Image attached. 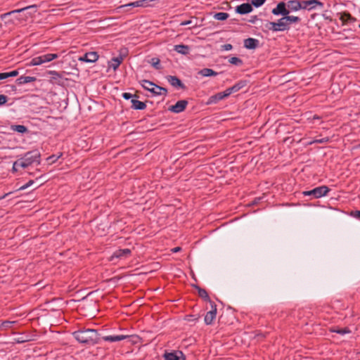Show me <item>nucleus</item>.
<instances>
[{"label": "nucleus", "instance_id": "nucleus-1", "mask_svg": "<svg viewBox=\"0 0 360 360\" xmlns=\"http://www.w3.org/2000/svg\"><path fill=\"white\" fill-rule=\"evenodd\" d=\"M73 337L80 343L95 345L98 342V332L94 329H80L72 333Z\"/></svg>", "mask_w": 360, "mask_h": 360}, {"label": "nucleus", "instance_id": "nucleus-2", "mask_svg": "<svg viewBox=\"0 0 360 360\" xmlns=\"http://www.w3.org/2000/svg\"><path fill=\"white\" fill-rule=\"evenodd\" d=\"M40 163V153L38 150H32L25 154L24 157L15 161V165H20V167L26 168L32 164Z\"/></svg>", "mask_w": 360, "mask_h": 360}, {"label": "nucleus", "instance_id": "nucleus-3", "mask_svg": "<svg viewBox=\"0 0 360 360\" xmlns=\"http://www.w3.org/2000/svg\"><path fill=\"white\" fill-rule=\"evenodd\" d=\"M140 82L144 89L155 96H166L167 94V90L165 88L159 86L149 80L143 79Z\"/></svg>", "mask_w": 360, "mask_h": 360}, {"label": "nucleus", "instance_id": "nucleus-4", "mask_svg": "<svg viewBox=\"0 0 360 360\" xmlns=\"http://www.w3.org/2000/svg\"><path fill=\"white\" fill-rule=\"evenodd\" d=\"M330 188L326 186H321L314 188L310 191H305L302 192L304 196H310L311 199L320 198L327 195Z\"/></svg>", "mask_w": 360, "mask_h": 360}, {"label": "nucleus", "instance_id": "nucleus-5", "mask_svg": "<svg viewBox=\"0 0 360 360\" xmlns=\"http://www.w3.org/2000/svg\"><path fill=\"white\" fill-rule=\"evenodd\" d=\"M35 6H27L22 8L13 10L12 11L4 13L1 15V18L3 20H5L6 22H14L15 20H18L19 18L18 17V13L25 11V10H27L31 8H34Z\"/></svg>", "mask_w": 360, "mask_h": 360}, {"label": "nucleus", "instance_id": "nucleus-6", "mask_svg": "<svg viewBox=\"0 0 360 360\" xmlns=\"http://www.w3.org/2000/svg\"><path fill=\"white\" fill-rule=\"evenodd\" d=\"M301 1L302 9L311 11L317 7H323V3L319 0H302Z\"/></svg>", "mask_w": 360, "mask_h": 360}, {"label": "nucleus", "instance_id": "nucleus-7", "mask_svg": "<svg viewBox=\"0 0 360 360\" xmlns=\"http://www.w3.org/2000/svg\"><path fill=\"white\" fill-rule=\"evenodd\" d=\"M211 309L207 312L205 316V323L207 325H210L212 323L213 321L216 318L217 315V306L213 302H210Z\"/></svg>", "mask_w": 360, "mask_h": 360}, {"label": "nucleus", "instance_id": "nucleus-8", "mask_svg": "<svg viewBox=\"0 0 360 360\" xmlns=\"http://www.w3.org/2000/svg\"><path fill=\"white\" fill-rule=\"evenodd\" d=\"M272 13L275 15H282L283 16L289 14V10L287 8V3L281 1L276 8L272 10Z\"/></svg>", "mask_w": 360, "mask_h": 360}, {"label": "nucleus", "instance_id": "nucleus-9", "mask_svg": "<svg viewBox=\"0 0 360 360\" xmlns=\"http://www.w3.org/2000/svg\"><path fill=\"white\" fill-rule=\"evenodd\" d=\"M164 360H182L184 357L183 352L179 350L171 352H165L162 356Z\"/></svg>", "mask_w": 360, "mask_h": 360}, {"label": "nucleus", "instance_id": "nucleus-10", "mask_svg": "<svg viewBox=\"0 0 360 360\" xmlns=\"http://www.w3.org/2000/svg\"><path fill=\"white\" fill-rule=\"evenodd\" d=\"M187 105V101L180 100L177 101L175 105L170 106L169 110L174 113H179L185 110Z\"/></svg>", "mask_w": 360, "mask_h": 360}, {"label": "nucleus", "instance_id": "nucleus-11", "mask_svg": "<svg viewBox=\"0 0 360 360\" xmlns=\"http://www.w3.org/2000/svg\"><path fill=\"white\" fill-rule=\"evenodd\" d=\"M98 59V55L97 52L92 51L86 53L82 56L79 58V61H83L86 63H94Z\"/></svg>", "mask_w": 360, "mask_h": 360}, {"label": "nucleus", "instance_id": "nucleus-12", "mask_svg": "<svg viewBox=\"0 0 360 360\" xmlns=\"http://www.w3.org/2000/svg\"><path fill=\"white\" fill-rule=\"evenodd\" d=\"M153 0H139L134 2H131L124 5H122L119 7V8H122L125 7H146L148 6V3L152 1Z\"/></svg>", "mask_w": 360, "mask_h": 360}, {"label": "nucleus", "instance_id": "nucleus-13", "mask_svg": "<svg viewBox=\"0 0 360 360\" xmlns=\"http://www.w3.org/2000/svg\"><path fill=\"white\" fill-rule=\"evenodd\" d=\"M252 4L249 3H244L236 7V12L237 13L244 15L252 12Z\"/></svg>", "mask_w": 360, "mask_h": 360}, {"label": "nucleus", "instance_id": "nucleus-14", "mask_svg": "<svg viewBox=\"0 0 360 360\" xmlns=\"http://www.w3.org/2000/svg\"><path fill=\"white\" fill-rule=\"evenodd\" d=\"M288 10L290 11H297L302 8V1L300 0H290L287 2Z\"/></svg>", "mask_w": 360, "mask_h": 360}, {"label": "nucleus", "instance_id": "nucleus-15", "mask_svg": "<svg viewBox=\"0 0 360 360\" xmlns=\"http://www.w3.org/2000/svg\"><path fill=\"white\" fill-rule=\"evenodd\" d=\"M259 45V40L254 38H248L244 40V47L248 49H255Z\"/></svg>", "mask_w": 360, "mask_h": 360}, {"label": "nucleus", "instance_id": "nucleus-16", "mask_svg": "<svg viewBox=\"0 0 360 360\" xmlns=\"http://www.w3.org/2000/svg\"><path fill=\"white\" fill-rule=\"evenodd\" d=\"M340 20H342V25H346L347 23H352L356 21V19L351 15L350 13L344 12L340 13Z\"/></svg>", "mask_w": 360, "mask_h": 360}, {"label": "nucleus", "instance_id": "nucleus-17", "mask_svg": "<svg viewBox=\"0 0 360 360\" xmlns=\"http://www.w3.org/2000/svg\"><path fill=\"white\" fill-rule=\"evenodd\" d=\"M131 254V250L128 248H126V249H120V250H116L113 255H112L111 257V260H112V259L114 257H116V258H122V257H127V256H129V255Z\"/></svg>", "mask_w": 360, "mask_h": 360}, {"label": "nucleus", "instance_id": "nucleus-18", "mask_svg": "<svg viewBox=\"0 0 360 360\" xmlns=\"http://www.w3.org/2000/svg\"><path fill=\"white\" fill-rule=\"evenodd\" d=\"M127 338H129L128 335H107V336H104L103 338V339L106 341V342H118V341H121V340H125L127 339Z\"/></svg>", "mask_w": 360, "mask_h": 360}, {"label": "nucleus", "instance_id": "nucleus-19", "mask_svg": "<svg viewBox=\"0 0 360 360\" xmlns=\"http://www.w3.org/2000/svg\"><path fill=\"white\" fill-rule=\"evenodd\" d=\"M168 82L170 83V84L174 87H179L181 89H184L185 86L181 82V81L176 77V76H169L167 77Z\"/></svg>", "mask_w": 360, "mask_h": 360}, {"label": "nucleus", "instance_id": "nucleus-20", "mask_svg": "<svg viewBox=\"0 0 360 360\" xmlns=\"http://www.w3.org/2000/svg\"><path fill=\"white\" fill-rule=\"evenodd\" d=\"M174 50L176 51L179 53H181L183 55H188L190 51V47L188 46L184 45V44H178V45L174 46Z\"/></svg>", "mask_w": 360, "mask_h": 360}, {"label": "nucleus", "instance_id": "nucleus-21", "mask_svg": "<svg viewBox=\"0 0 360 360\" xmlns=\"http://www.w3.org/2000/svg\"><path fill=\"white\" fill-rule=\"evenodd\" d=\"M329 331H330L332 333H338L341 335H344L345 334H349L351 333V330L347 327L344 328H338L336 326H333L329 328Z\"/></svg>", "mask_w": 360, "mask_h": 360}, {"label": "nucleus", "instance_id": "nucleus-22", "mask_svg": "<svg viewBox=\"0 0 360 360\" xmlns=\"http://www.w3.org/2000/svg\"><path fill=\"white\" fill-rule=\"evenodd\" d=\"M131 103L132 104L131 108L135 110H144L146 108L145 103L135 98H132Z\"/></svg>", "mask_w": 360, "mask_h": 360}, {"label": "nucleus", "instance_id": "nucleus-23", "mask_svg": "<svg viewBox=\"0 0 360 360\" xmlns=\"http://www.w3.org/2000/svg\"><path fill=\"white\" fill-rule=\"evenodd\" d=\"M193 287L198 290V295L202 298L204 300L207 301L210 303L212 302L210 299L208 293L207 292L205 289L200 288L198 285H193Z\"/></svg>", "mask_w": 360, "mask_h": 360}, {"label": "nucleus", "instance_id": "nucleus-24", "mask_svg": "<svg viewBox=\"0 0 360 360\" xmlns=\"http://www.w3.org/2000/svg\"><path fill=\"white\" fill-rule=\"evenodd\" d=\"M198 75L202 77H212L217 76L218 72L214 71L210 68H203L198 72Z\"/></svg>", "mask_w": 360, "mask_h": 360}, {"label": "nucleus", "instance_id": "nucleus-25", "mask_svg": "<svg viewBox=\"0 0 360 360\" xmlns=\"http://www.w3.org/2000/svg\"><path fill=\"white\" fill-rule=\"evenodd\" d=\"M36 78L34 77L21 76L19 78H18L17 82L18 84H25L27 83L34 82Z\"/></svg>", "mask_w": 360, "mask_h": 360}, {"label": "nucleus", "instance_id": "nucleus-26", "mask_svg": "<svg viewBox=\"0 0 360 360\" xmlns=\"http://www.w3.org/2000/svg\"><path fill=\"white\" fill-rule=\"evenodd\" d=\"M124 58L122 56L119 57L113 58L111 61L110 67L114 70H117L120 65L123 61Z\"/></svg>", "mask_w": 360, "mask_h": 360}, {"label": "nucleus", "instance_id": "nucleus-27", "mask_svg": "<svg viewBox=\"0 0 360 360\" xmlns=\"http://www.w3.org/2000/svg\"><path fill=\"white\" fill-rule=\"evenodd\" d=\"M278 26L280 32L288 30L290 29L288 22L285 20L284 17L280 18L278 21Z\"/></svg>", "mask_w": 360, "mask_h": 360}, {"label": "nucleus", "instance_id": "nucleus-28", "mask_svg": "<svg viewBox=\"0 0 360 360\" xmlns=\"http://www.w3.org/2000/svg\"><path fill=\"white\" fill-rule=\"evenodd\" d=\"M224 98H225L224 95L222 94V92H219L215 95L212 96L209 98L208 103H216Z\"/></svg>", "mask_w": 360, "mask_h": 360}, {"label": "nucleus", "instance_id": "nucleus-29", "mask_svg": "<svg viewBox=\"0 0 360 360\" xmlns=\"http://www.w3.org/2000/svg\"><path fill=\"white\" fill-rule=\"evenodd\" d=\"M285 20L288 22L290 27L292 23H297L300 21V18L297 16L285 15L283 16Z\"/></svg>", "mask_w": 360, "mask_h": 360}, {"label": "nucleus", "instance_id": "nucleus-30", "mask_svg": "<svg viewBox=\"0 0 360 360\" xmlns=\"http://www.w3.org/2000/svg\"><path fill=\"white\" fill-rule=\"evenodd\" d=\"M18 75V70H13L9 72H1L0 73V80L6 79L11 77H16Z\"/></svg>", "mask_w": 360, "mask_h": 360}, {"label": "nucleus", "instance_id": "nucleus-31", "mask_svg": "<svg viewBox=\"0 0 360 360\" xmlns=\"http://www.w3.org/2000/svg\"><path fill=\"white\" fill-rule=\"evenodd\" d=\"M43 60V63L50 62L58 58V55L56 53H47L41 56Z\"/></svg>", "mask_w": 360, "mask_h": 360}, {"label": "nucleus", "instance_id": "nucleus-32", "mask_svg": "<svg viewBox=\"0 0 360 360\" xmlns=\"http://www.w3.org/2000/svg\"><path fill=\"white\" fill-rule=\"evenodd\" d=\"M229 15L227 13L219 12L214 15V18L217 20L223 21L229 18Z\"/></svg>", "mask_w": 360, "mask_h": 360}, {"label": "nucleus", "instance_id": "nucleus-33", "mask_svg": "<svg viewBox=\"0 0 360 360\" xmlns=\"http://www.w3.org/2000/svg\"><path fill=\"white\" fill-rule=\"evenodd\" d=\"M266 27L273 32H280L277 22H268Z\"/></svg>", "mask_w": 360, "mask_h": 360}, {"label": "nucleus", "instance_id": "nucleus-34", "mask_svg": "<svg viewBox=\"0 0 360 360\" xmlns=\"http://www.w3.org/2000/svg\"><path fill=\"white\" fill-rule=\"evenodd\" d=\"M246 84V82L245 81H240L236 84H234L233 86L231 87L233 93L238 91L240 89H241L243 87H244Z\"/></svg>", "mask_w": 360, "mask_h": 360}, {"label": "nucleus", "instance_id": "nucleus-35", "mask_svg": "<svg viewBox=\"0 0 360 360\" xmlns=\"http://www.w3.org/2000/svg\"><path fill=\"white\" fill-rule=\"evenodd\" d=\"M229 62L232 64V65H236V66H240L243 65V60L238 58V57H231L229 58Z\"/></svg>", "mask_w": 360, "mask_h": 360}, {"label": "nucleus", "instance_id": "nucleus-36", "mask_svg": "<svg viewBox=\"0 0 360 360\" xmlns=\"http://www.w3.org/2000/svg\"><path fill=\"white\" fill-rule=\"evenodd\" d=\"M160 60L158 58H153L150 60V63L151 65L155 68L156 70H160L161 68Z\"/></svg>", "mask_w": 360, "mask_h": 360}, {"label": "nucleus", "instance_id": "nucleus-37", "mask_svg": "<svg viewBox=\"0 0 360 360\" xmlns=\"http://www.w3.org/2000/svg\"><path fill=\"white\" fill-rule=\"evenodd\" d=\"M12 129L14 130V131H16L19 133H25V131H27V127L24 125H14L12 127Z\"/></svg>", "mask_w": 360, "mask_h": 360}, {"label": "nucleus", "instance_id": "nucleus-38", "mask_svg": "<svg viewBox=\"0 0 360 360\" xmlns=\"http://www.w3.org/2000/svg\"><path fill=\"white\" fill-rule=\"evenodd\" d=\"M31 64L32 65H39L43 64V60L41 59V56L34 58L31 61Z\"/></svg>", "mask_w": 360, "mask_h": 360}, {"label": "nucleus", "instance_id": "nucleus-39", "mask_svg": "<svg viewBox=\"0 0 360 360\" xmlns=\"http://www.w3.org/2000/svg\"><path fill=\"white\" fill-rule=\"evenodd\" d=\"M266 0H251L252 5L259 7L265 3Z\"/></svg>", "mask_w": 360, "mask_h": 360}, {"label": "nucleus", "instance_id": "nucleus-40", "mask_svg": "<svg viewBox=\"0 0 360 360\" xmlns=\"http://www.w3.org/2000/svg\"><path fill=\"white\" fill-rule=\"evenodd\" d=\"M350 216L360 220V210L352 211L350 213Z\"/></svg>", "mask_w": 360, "mask_h": 360}, {"label": "nucleus", "instance_id": "nucleus-41", "mask_svg": "<svg viewBox=\"0 0 360 360\" xmlns=\"http://www.w3.org/2000/svg\"><path fill=\"white\" fill-rule=\"evenodd\" d=\"M122 97H123L124 99H126V100H129V99H130V98H134V97H137V96H136V95H133V94H130V93H127V92H125V93H123V94H122Z\"/></svg>", "mask_w": 360, "mask_h": 360}, {"label": "nucleus", "instance_id": "nucleus-42", "mask_svg": "<svg viewBox=\"0 0 360 360\" xmlns=\"http://www.w3.org/2000/svg\"><path fill=\"white\" fill-rule=\"evenodd\" d=\"M8 101V97L5 95L0 94V105H4Z\"/></svg>", "mask_w": 360, "mask_h": 360}, {"label": "nucleus", "instance_id": "nucleus-43", "mask_svg": "<svg viewBox=\"0 0 360 360\" xmlns=\"http://www.w3.org/2000/svg\"><path fill=\"white\" fill-rule=\"evenodd\" d=\"M33 184H34V181L33 180H30L27 183H26L25 184L22 186L20 188V190H25V189L29 188L30 186H31Z\"/></svg>", "mask_w": 360, "mask_h": 360}, {"label": "nucleus", "instance_id": "nucleus-44", "mask_svg": "<svg viewBox=\"0 0 360 360\" xmlns=\"http://www.w3.org/2000/svg\"><path fill=\"white\" fill-rule=\"evenodd\" d=\"M329 141V138L326 137L320 139H315L313 143H323Z\"/></svg>", "mask_w": 360, "mask_h": 360}, {"label": "nucleus", "instance_id": "nucleus-45", "mask_svg": "<svg viewBox=\"0 0 360 360\" xmlns=\"http://www.w3.org/2000/svg\"><path fill=\"white\" fill-rule=\"evenodd\" d=\"M60 155H53L49 157L48 160H49V162L51 163H53L60 157Z\"/></svg>", "mask_w": 360, "mask_h": 360}, {"label": "nucleus", "instance_id": "nucleus-46", "mask_svg": "<svg viewBox=\"0 0 360 360\" xmlns=\"http://www.w3.org/2000/svg\"><path fill=\"white\" fill-rule=\"evenodd\" d=\"M221 49L224 51H230L233 49V46L231 44H226L221 46Z\"/></svg>", "mask_w": 360, "mask_h": 360}, {"label": "nucleus", "instance_id": "nucleus-47", "mask_svg": "<svg viewBox=\"0 0 360 360\" xmlns=\"http://www.w3.org/2000/svg\"><path fill=\"white\" fill-rule=\"evenodd\" d=\"M233 93L231 87L230 88H228L226 89L224 91L222 92V94L224 95V98H226L228 97L229 96H230L231 94Z\"/></svg>", "mask_w": 360, "mask_h": 360}, {"label": "nucleus", "instance_id": "nucleus-48", "mask_svg": "<svg viewBox=\"0 0 360 360\" xmlns=\"http://www.w3.org/2000/svg\"><path fill=\"white\" fill-rule=\"evenodd\" d=\"M192 23H193V21L191 20H185V21L181 22L180 25L181 26H185V25H191Z\"/></svg>", "mask_w": 360, "mask_h": 360}, {"label": "nucleus", "instance_id": "nucleus-49", "mask_svg": "<svg viewBox=\"0 0 360 360\" xmlns=\"http://www.w3.org/2000/svg\"><path fill=\"white\" fill-rule=\"evenodd\" d=\"M181 248L180 247H176V248H174L173 249H172V251L173 252H178L179 251H181Z\"/></svg>", "mask_w": 360, "mask_h": 360}, {"label": "nucleus", "instance_id": "nucleus-50", "mask_svg": "<svg viewBox=\"0 0 360 360\" xmlns=\"http://www.w3.org/2000/svg\"><path fill=\"white\" fill-rule=\"evenodd\" d=\"M18 167H20V165H15V162L13 165V170L18 171Z\"/></svg>", "mask_w": 360, "mask_h": 360}, {"label": "nucleus", "instance_id": "nucleus-51", "mask_svg": "<svg viewBox=\"0 0 360 360\" xmlns=\"http://www.w3.org/2000/svg\"><path fill=\"white\" fill-rule=\"evenodd\" d=\"M257 20V15H255V16H252V19L250 20V22H252V23H254L255 22V20Z\"/></svg>", "mask_w": 360, "mask_h": 360}, {"label": "nucleus", "instance_id": "nucleus-52", "mask_svg": "<svg viewBox=\"0 0 360 360\" xmlns=\"http://www.w3.org/2000/svg\"><path fill=\"white\" fill-rule=\"evenodd\" d=\"M323 17L325 19H329L330 20H331V18H330L329 17H328V15H326V14H323Z\"/></svg>", "mask_w": 360, "mask_h": 360}, {"label": "nucleus", "instance_id": "nucleus-53", "mask_svg": "<svg viewBox=\"0 0 360 360\" xmlns=\"http://www.w3.org/2000/svg\"><path fill=\"white\" fill-rule=\"evenodd\" d=\"M10 323H11V322H10V321H6V322H4V325L5 326H8V324H10Z\"/></svg>", "mask_w": 360, "mask_h": 360}, {"label": "nucleus", "instance_id": "nucleus-54", "mask_svg": "<svg viewBox=\"0 0 360 360\" xmlns=\"http://www.w3.org/2000/svg\"><path fill=\"white\" fill-rule=\"evenodd\" d=\"M316 119H319V117H315V116H314V119H316Z\"/></svg>", "mask_w": 360, "mask_h": 360}, {"label": "nucleus", "instance_id": "nucleus-55", "mask_svg": "<svg viewBox=\"0 0 360 360\" xmlns=\"http://www.w3.org/2000/svg\"><path fill=\"white\" fill-rule=\"evenodd\" d=\"M182 360H185V358H184V357L182 358Z\"/></svg>", "mask_w": 360, "mask_h": 360}, {"label": "nucleus", "instance_id": "nucleus-56", "mask_svg": "<svg viewBox=\"0 0 360 360\" xmlns=\"http://www.w3.org/2000/svg\"><path fill=\"white\" fill-rule=\"evenodd\" d=\"M359 27L360 28V24L359 25Z\"/></svg>", "mask_w": 360, "mask_h": 360}]
</instances>
